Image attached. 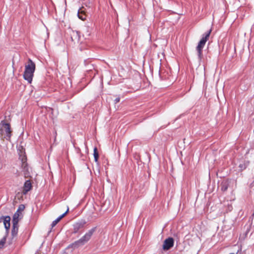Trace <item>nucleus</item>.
<instances>
[{
    "label": "nucleus",
    "mask_w": 254,
    "mask_h": 254,
    "mask_svg": "<svg viewBox=\"0 0 254 254\" xmlns=\"http://www.w3.org/2000/svg\"><path fill=\"white\" fill-rule=\"evenodd\" d=\"M24 175H27V173H24Z\"/></svg>",
    "instance_id": "nucleus-22"
},
{
    "label": "nucleus",
    "mask_w": 254,
    "mask_h": 254,
    "mask_svg": "<svg viewBox=\"0 0 254 254\" xmlns=\"http://www.w3.org/2000/svg\"><path fill=\"white\" fill-rule=\"evenodd\" d=\"M6 238L5 237H3L0 241V249L1 248L4 243H5Z\"/></svg>",
    "instance_id": "nucleus-17"
},
{
    "label": "nucleus",
    "mask_w": 254,
    "mask_h": 254,
    "mask_svg": "<svg viewBox=\"0 0 254 254\" xmlns=\"http://www.w3.org/2000/svg\"><path fill=\"white\" fill-rule=\"evenodd\" d=\"M31 182L29 180L26 181L24 184L23 193L26 194L31 189Z\"/></svg>",
    "instance_id": "nucleus-10"
},
{
    "label": "nucleus",
    "mask_w": 254,
    "mask_h": 254,
    "mask_svg": "<svg viewBox=\"0 0 254 254\" xmlns=\"http://www.w3.org/2000/svg\"><path fill=\"white\" fill-rule=\"evenodd\" d=\"M19 159L21 161V162H22V166H24L25 168L26 167V166H27V163H26L27 158H26V156L24 155H20L19 156Z\"/></svg>",
    "instance_id": "nucleus-13"
},
{
    "label": "nucleus",
    "mask_w": 254,
    "mask_h": 254,
    "mask_svg": "<svg viewBox=\"0 0 254 254\" xmlns=\"http://www.w3.org/2000/svg\"><path fill=\"white\" fill-rule=\"evenodd\" d=\"M174 244V239L169 237L165 240L163 245V249L164 251H168L173 247Z\"/></svg>",
    "instance_id": "nucleus-6"
},
{
    "label": "nucleus",
    "mask_w": 254,
    "mask_h": 254,
    "mask_svg": "<svg viewBox=\"0 0 254 254\" xmlns=\"http://www.w3.org/2000/svg\"><path fill=\"white\" fill-rule=\"evenodd\" d=\"M10 217L9 216H7L4 217L3 222L4 225V227L6 230H8L10 228Z\"/></svg>",
    "instance_id": "nucleus-11"
},
{
    "label": "nucleus",
    "mask_w": 254,
    "mask_h": 254,
    "mask_svg": "<svg viewBox=\"0 0 254 254\" xmlns=\"http://www.w3.org/2000/svg\"><path fill=\"white\" fill-rule=\"evenodd\" d=\"M78 17L79 19L82 20H84L86 19V15L84 14L81 9H79L78 11Z\"/></svg>",
    "instance_id": "nucleus-14"
},
{
    "label": "nucleus",
    "mask_w": 254,
    "mask_h": 254,
    "mask_svg": "<svg viewBox=\"0 0 254 254\" xmlns=\"http://www.w3.org/2000/svg\"><path fill=\"white\" fill-rule=\"evenodd\" d=\"M70 38L72 42H78L80 40L79 32L77 31L71 30L70 33Z\"/></svg>",
    "instance_id": "nucleus-7"
},
{
    "label": "nucleus",
    "mask_w": 254,
    "mask_h": 254,
    "mask_svg": "<svg viewBox=\"0 0 254 254\" xmlns=\"http://www.w3.org/2000/svg\"><path fill=\"white\" fill-rule=\"evenodd\" d=\"M25 209V206L23 204L19 205L16 212L14 214L13 216V220L18 221V217L21 214V212Z\"/></svg>",
    "instance_id": "nucleus-8"
},
{
    "label": "nucleus",
    "mask_w": 254,
    "mask_h": 254,
    "mask_svg": "<svg viewBox=\"0 0 254 254\" xmlns=\"http://www.w3.org/2000/svg\"><path fill=\"white\" fill-rule=\"evenodd\" d=\"M96 227H94L86 232L85 235L80 239L75 241L74 243L70 244L68 246V248H72L73 249H77L82 246L84 245L91 239L93 233L96 231Z\"/></svg>",
    "instance_id": "nucleus-1"
},
{
    "label": "nucleus",
    "mask_w": 254,
    "mask_h": 254,
    "mask_svg": "<svg viewBox=\"0 0 254 254\" xmlns=\"http://www.w3.org/2000/svg\"><path fill=\"white\" fill-rule=\"evenodd\" d=\"M21 167L22 168H23V171L25 172H28V166L27 165L26 166V167H24V166H22V164L21 165Z\"/></svg>",
    "instance_id": "nucleus-19"
},
{
    "label": "nucleus",
    "mask_w": 254,
    "mask_h": 254,
    "mask_svg": "<svg viewBox=\"0 0 254 254\" xmlns=\"http://www.w3.org/2000/svg\"><path fill=\"white\" fill-rule=\"evenodd\" d=\"M4 217H4V216H2V217H0V223H1V222L3 221Z\"/></svg>",
    "instance_id": "nucleus-21"
},
{
    "label": "nucleus",
    "mask_w": 254,
    "mask_h": 254,
    "mask_svg": "<svg viewBox=\"0 0 254 254\" xmlns=\"http://www.w3.org/2000/svg\"><path fill=\"white\" fill-rule=\"evenodd\" d=\"M59 222V221L57 219H56L54 221H53V222L51 224L52 227H55Z\"/></svg>",
    "instance_id": "nucleus-18"
},
{
    "label": "nucleus",
    "mask_w": 254,
    "mask_h": 254,
    "mask_svg": "<svg viewBox=\"0 0 254 254\" xmlns=\"http://www.w3.org/2000/svg\"><path fill=\"white\" fill-rule=\"evenodd\" d=\"M228 183L227 181L222 182L221 184V189L223 191H225L228 188Z\"/></svg>",
    "instance_id": "nucleus-12"
},
{
    "label": "nucleus",
    "mask_w": 254,
    "mask_h": 254,
    "mask_svg": "<svg viewBox=\"0 0 254 254\" xmlns=\"http://www.w3.org/2000/svg\"><path fill=\"white\" fill-rule=\"evenodd\" d=\"M11 135L10 124L6 123L4 120L1 121L0 123V138L10 141Z\"/></svg>",
    "instance_id": "nucleus-2"
},
{
    "label": "nucleus",
    "mask_w": 254,
    "mask_h": 254,
    "mask_svg": "<svg viewBox=\"0 0 254 254\" xmlns=\"http://www.w3.org/2000/svg\"><path fill=\"white\" fill-rule=\"evenodd\" d=\"M211 32V29H210L202 36V38L199 42L197 46L196 47V50L197 53L198 58L200 61L202 58V49L203 48L206 41L208 40L210 34Z\"/></svg>",
    "instance_id": "nucleus-4"
},
{
    "label": "nucleus",
    "mask_w": 254,
    "mask_h": 254,
    "mask_svg": "<svg viewBox=\"0 0 254 254\" xmlns=\"http://www.w3.org/2000/svg\"><path fill=\"white\" fill-rule=\"evenodd\" d=\"M35 70V63L30 59H29L27 64L25 65L23 77L29 83H31L32 81Z\"/></svg>",
    "instance_id": "nucleus-3"
},
{
    "label": "nucleus",
    "mask_w": 254,
    "mask_h": 254,
    "mask_svg": "<svg viewBox=\"0 0 254 254\" xmlns=\"http://www.w3.org/2000/svg\"><path fill=\"white\" fill-rule=\"evenodd\" d=\"M86 223V222L84 220H81L75 223L73 225V233L75 234L79 232L80 230L84 228Z\"/></svg>",
    "instance_id": "nucleus-5"
},
{
    "label": "nucleus",
    "mask_w": 254,
    "mask_h": 254,
    "mask_svg": "<svg viewBox=\"0 0 254 254\" xmlns=\"http://www.w3.org/2000/svg\"><path fill=\"white\" fill-rule=\"evenodd\" d=\"M68 210L69 209L68 208H67V210L64 213H63L62 215H60L59 217L57 218L59 220V221H60L66 215V214L68 212Z\"/></svg>",
    "instance_id": "nucleus-16"
},
{
    "label": "nucleus",
    "mask_w": 254,
    "mask_h": 254,
    "mask_svg": "<svg viewBox=\"0 0 254 254\" xmlns=\"http://www.w3.org/2000/svg\"><path fill=\"white\" fill-rule=\"evenodd\" d=\"M120 101V98L119 97H118V98H116L115 100H114V102H115V104H117L118 103V102H119Z\"/></svg>",
    "instance_id": "nucleus-20"
},
{
    "label": "nucleus",
    "mask_w": 254,
    "mask_h": 254,
    "mask_svg": "<svg viewBox=\"0 0 254 254\" xmlns=\"http://www.w3.org/2000/svg\"><path fill=\"white\" fill-rule=\"evenodd\" d=\"M93 155H94L95 161L96 162H97L98 160V158H99V154H98V152L97 149L96 147H95L94 148Z\"/></svg>",
    "instance_id": "nucleus-15"
},
{
    "label": "nucleus",
    "mask_w": 254,
    "mask_h": 254,
    "mask_svg": "<svg viewBox=\"0 0 254 254\" xmlns=\"http://www.w3.org/2000/svg\"><path fill=\"white\" fill-rule=\"evenodd\" d=\"M18 221L12 220V228L11 230V235L14 237L16 236L18 230Z\"/></svg>",
    "instance_id": "nucleus-9"
}]
</instances>
